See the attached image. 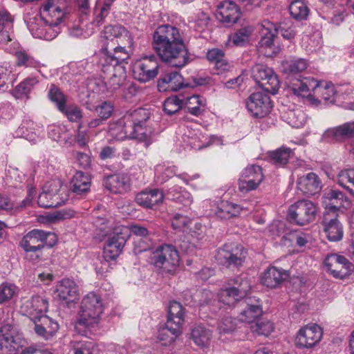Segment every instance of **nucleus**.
Here are the masks:
<instances>
[{
	"instance_id": "1",
	"label": "nucleus",
	"mask_w": 354,
	"mask_h": 354,
	"mask_svg": "<svg viewBox=\"0 0 354 354\" xmlns=\"http://www.w3.org/2000/svg\"><path fill=\"white\" fill-rule=\"evenodd\" d=\"M133 46L131 34L120 24L109 25L101 32V48L98 58L106 59L114 57L117 60H127L130 57Z\"/></svg>"
},
{
	"instance_id": "2",
	"label": "nucleus",
	"mask_w": 354,
	"mask_h": 354,
	"mask_svg": "<svg viewBox=\"0 0 354 354\" xmlns=\"http://www.w3.org/2000/svg\"><path fill=\"white\" fill-rule=\"evenodd\" d=\"M67 15L64 6L58 4L57 0H48L41 8V17L35 18L28 27L33 37L50 41L59 33L58 26Z\"/></svg>"
},
{
	"instance_id": "3",
	"label": "nucleus",
	"mask_w": 354,
	"mask_h": 354,
	"mask_svg": "<svg viewBox=\"0 0 354 354\" xmlns=\"http://www.w3.org/2000/svg\"><path fill=\"white\" fill-rule=\"evenodd\" d=\"M102 312V304L100 297L93 292H89L82 301L76 328L78 329L79 326L86 328L94 326L99 322Z\"/></svg>"
},
{
	"instance_id": "4",
	"label": "nucleus",
	"mask_w": 354,
	"mask_h": 354,
	"mask_svg": "<svg viewBox=\"0 0 354 354\" xmlns=\"http://www.w3.org/2000/svg\"><path fill=\"white\" fill-rule=\"evenodd\" d=\"M153 49L163 62L173 67H183L189 62L188 50L183 41L165 44Z\"/></svg>"
},
{
	"instance_id": "5",
	"label": "nucleus",
	"mask_w": 354,
	"mask_h": 354,
	"mask_svg": "<svg viewBox=\"0 0 354 354\" xmlns=\"http://www.w3.org/2000/svg\"><path fill=\"white\" fill-rule=\"evenodd\" d=\"M151 263L162 272L171 273L179 263V255L174 246L163 244L158 246L150 257Z\"/></svg>"
},
{
	"instance_id": "6",
	"label": "nucleus",
	"mask_w": 354,
	"mask_h": 354,
	"mask_svg": "<svg viewBox=\"0 0 354 354\" xmlns=\"http://www.w3.org/2000/svg\"><path fill=\"white\" fill-rule=\"evenodd\" d=\"M111 58V59H106L104 63L102 62V58H99L97 64L104 73L113 72L106 84L108 89L114 92L124 85L127 76L124 64L126 60H117L114 57Z\"/></svg>"
},
{
	"instance_id": "7",
	"label": "nucleus",
	"mask_w": 354,
	"mask_h": 354,
	"mask_svg": "<svg viewBox=\"0 0 354 354\" xmlns=\"http://www.w3.org/2000/svg\"><path fill=\"white\" fill-rule=\"evenodd\" d=\"M57 238L55 233L35 229L28 232L20 242L21 248L27 252L41 250L44 245L53 247Z\"/></svg>"
},
{
	"instance_id": "8",
	"label": "nucleus",
	"mask_w": 354,
	"mask_h": 354,
	"mask_svg": "<svg viewBox=\"0 0 354 354\" xmlns=\"http://www.w3.org/2000/svg\"><path fill=\"white\" fill-rule=\"evenodd\" d=\"M317 212L316 205L308 200H299L288 209V218L298 225H305L314 221Z\"/></svg>"
},
{
	"instance_id": "9",
	"label": "nucleus",
	"mask_w": 354,
	"mask_h": 354,
	"mask_svg": "<svg viewBox=\"0 0 354 354\" xmlns=\"http://www.w3.org/2000/svg\"><path fill=\"white\" fill-rule=\"evenodd\" d=\"M254 81L264 91L275 94L279 88L280 82L272 68L263 64H256L252 68Z\"/></svg>"
},
{
	"instance_id": "10",
	"label": "nucleus",
	"mask_w": 354,
	"mask_h": 354,
	"mask_svg": "<svg viewBox=\"0 0 354 354\" xmlns=\"http://www.w3.org/2000/svg\"><path fill=\"white\" fill-rule=\"evenodd\" d=\"M129 236L130 231L127 227H116L106 241L104 246V256L111 260L116 259L121 254Z\"/></svg>"
},
{
	"instance_id": "11",
	"label": "nucleus",
	"mask_w": 354,
	"mask_h": 354,
	"mask_svg": "<svg viewBox=\"0 0 354 354\" xmlns=\"http://www.w3.org/2000/svg\"><path fill=\"white\" fill-rule=\"evenodd\" d=\"M159 64L155 55L145 56L137 61L133 68V75L140 82H148L158 74Z\"/></svg>"
},
{
	"instance_id": "12",
	"label": "nucleus",
	"mask_w": 354,
	"mask_h": 354,
	"mask_svg": "<svg viewBox=\"0 0 354 354\" xmlns=\"http://www.w3.org/2000/svg\"><path fill=\"white\" fill-rule=\"evenodd\" d=\"M338 211L336 206L331 205L326 208L324 214V231L330 241H339L343 237V226L338 220Z\"/></svg>"
},
{
	"instance_id": "13",
	"label": "nucleus",
	"mask_w": 354,
	"mask_h": 354,
	"mask_svg": "<svg viewBox=\"0 0 354 354\" xmlns=\"http://www.w3.org/2000/svg\"><path fill=\"white\" fill-rule=\"evenodd\" d=\"M324 264L335 278L344 279L354 271V266L345 257L336 253L327 255Z\"/></svg>"
},
{
	"instance_id": "14",
	"label": "nucleus",
	"mask_w": 354,
	"mask_h": 354,
	"mask_svg": "<svg viewBox=\"0 0 354 354\" xmlns=\"http://www.w3.org/2000/svg\"><path fill=\"white\" fill-rule=\"evenodd\" d=\"M263 180L264 175L260 166L256 165L248 166L242 171L239 179V190L242 193L256 190Z\"/></svg>"
},
{
	"instance_id": "15",
	"label": "nucleus",
	"mask_w": 354,
	"mask_h": 354,
	"mask_svg": "<svg viewBox=\"0 0 354 354\" xmlns=\"http://www.w3.org/2000/svg\"><path fill=\"white\" fill-rule=\"evenodd\" d=\"M246 257V252L242 245L236 244H225L219 250L217 259L220 263L226 267H239L242 266Z\"/></svg>"
},
{
	"instance_id": "16",
	"label": "nucleus",
	"mask_w": 354,
	"mask_h": 354,
	"mask_svg": "<svg viewBox=\"0 0 354 354\" xmlns=\"http://www.w3.org/2000/svg\"><path fill=\"white\" fill-rule=\"evenodd\" d=\"M246 107L253 117L262 118L270 112L272 104L268 94L257 92L248 97L246 100Z\"/></svg>"
},
{
	"instance_id": "17",
	"label": "nucleus",
	"mask_w": 354,
	"mask_h": 354,
	"mask_svg": "<svg viewBox=\"0 0 354 354\" xmlns=\"http://www.w3.org/2000/svg\"><path fill=\"white\" fill-rule=\"evenodd\" d=\"M323 330L316 324H308L300 328L295 338V345L299 348H311L322 339Z\"/></svg>"
},
{
	"instance_id": "18",
	"label": "nucleus",
	"mask_w": 354,
	"mask_h": 354,
	"mask_svg": "<svg viewBox=\"0 0 354 354\" xmlns=\"http://www.w3.org/2000/svg\"><path fill=\"white\" fill-rule=\"evenodd\" d=\"M61 184L57 180L48 182L44 187L42 192L39 195L37 203L44 208L55 207L62 203L59 197Z\"/></svg>"
},
{
	"instance_id": "19",
	"label": "nucleus",
	"mask_w": 354,
	"mask_h": 354,
	"mask_svg": "<svg viewBox=\"0 0 354 354\" xmlns=\"http://www.w3.org/2000/svg\"><path fill=\"white\" fill-rule=\"evenodd\" d=\"M179 30L171 25L159 26L153 33L152 47L155 48L168 43L183 41Z\"/></svg>"
},
{
	"instance_id": "20",
	"label": "nucleus",
	"mask_w": 354,
	"mask_h": 354,
	"mask_svg": "<svg viewBox=\"0 0 354 354\" xmlns=\"http://www.w3.org/2000/svg\"><path fill=\"white\" fill-rule=\"evenodd\" d=\"M279 30L273 24L268 23V27L262 30V36L259 42V48L261 53L267 57H270L278 53L279 48L275 44V39Z\"/></svg>"
},
{
	"instance_id": "21",
	"label": "nucleus",
	"mask_w": 354,
	"mask_h": 354,
	"mask_svg": "<svg viewBox=\"0 0 354 354\" xmlns=\"http://www.w3.org/2000/svg\"><path fill=\"white\" fill-rule=\"evenodd\" d=\"M48 308V300L44 297L36 295L25 301L21 309L31 320L35 321L47 311Z\"/></svg>"
},
{
	"instance_id": "22",
	"label": "nucleus",
	"mask_w": 354,
	"mask_h": 354,
	"mask_svg": "<svg viewBox=\"0 0 354 354\" xmlns=\"http://www.w3.org/2000/svg\"><path fill=\"white\" fill-rule=\"evenodd\" d=\"M241 16L238 6L232 1H224L221 3L216 10V19L227 26L235 24Z\"/></svg>"
},
{
	"instance_id": "23",
	"label": "nucleus",
	"mask_w": 354,
	"mask_h": 354,
	"mask_svg": "<svg viewBox=\"0 0 354 354\" xmlns=\"http://www.w3.org/2000/svg\"><path fill=\"white\" fill-rule=\"evenodd\" d=\"M191 86L185 84L183 76L176 71L166 73L158 81V88L160 92L177 91L183 87Z\"/></svg>"
},
{
	"instance_id": "24",
	"label": "nucleus",
	"mask_w": 354,
	"mask_h": 354,
	"mask_svg": "<svg viewBox=\"0 0 354 354\" xmlns=\"http://www.w3.org/2000/svg\"><path fill=\"white\" fill-rule=\"evenodd\" d=\"M352 136H354V122L328 129L322 134V140L326 142H333Z\"/></svg>"
},
{
	"instance_id": "25",
	"label": "nucleus",
	"mask_w": 354,
	"mask_h": 354,
	"mask_svg": "<svg viewBox=\"0 0 354 354\" xmlns=\"http://www.w3.org/2000/svg\"><path fill=\"white\" fill-rule=\"evenodd\" d=\"M244 308L239 315V319L242 322L248 323L250 326L254 323L263 313L259 301L248 298L242 301Z\"/></svg>"
},
{
	"instance_id": "26",
	"label": "nucleus",
	"mask_w": 354,
	"mask_h": 354,
	"mask_svg": "<svg viewBox=\"0 0 354 354\" xmlns=\"http://www.w3.org/2000/svg\"><path fill=\"white\" fill-rule=\"evenodd\" d=\"M317 85V81L308 77L292 82L290 84V88L295 95L306 97L312 102L314 89Z\"/></svg>"
},
{
	"instance_id": "27",
	"label": "nucleus",
	"mask_w": 354,
	"mask_h": 354,
	"mask_svg": "<svg viewBox=\"0 0 354 354\" xmlns=\"http://www.w3.org/2000/svg\"><path fill=\"white\" fill-rule=\"evenodd\" d=\"M297 188L304 194L315 195L322 189L321 181L317 174L311 172L297 179Z\"/></svg>"
},
{
	"instance_id": "28",
	"label": "nucleus",
	"mask_w": 354,
	"mask_h": 354,
	"mask_svg": "<svg viewBox=\"0 0 354 354\" xmlns=\"http://www.w3.org/2000/svg\"><path fill=\"white\" fill-rule=\"evenodd\" d=\"M163 192L158 189H145L136 196V203L144 207L152 208L154 205L162 202Z\"/></svg>"
},
{
	"instance_id": "29",
	"label": "nucleus",
	"mask_w": 354,
	"mask_h": 354,
	"mask_svg": "<svg viewBox=\"0 0 354 354\" xmlns=\"http://www.w3.org/2000/svg\"><path fill=\"white\" fill-rule=\"evenodd\" d=\"M129 139H135L145 143L148 147L154 140V131L151 127L145 124L129 125Z\"/></svg>"
},
{
	"instance_id": "30",
	"label": "nucleus",
	"mask_w": 354,
	"mask_h": 354,
	"mask_svg": "<svg viewBox=\"0 0 354 354\" xmlns=\"http://www.w3.org/2000/svg\"><path fill=\"white\" fill-rule=\"evenodd\" d=\"M103 185L112 193L122 194L129 189V179L123 174L111 175L104 180Z\"/></svg>"
},
{
	"instance_id": "31",
	"label": "nucleus",
	"mask_w": 354,
	"mask_h": 354,
	"mask_svg": "<svg viewBox=\"0 0 354 354\" xmlns=\"http://www.w3.org/2000/svg\"><path fill=\"white\" fill-rule=\"evenodd\" d=\"M55 292L62 300L73 301L78 295V287L74 281L66 278L57 284Z\"/></svg>"
},
{
	"instance_id": "32",
	"label": "nucleus",
	"mask_w": 354,
	"mask_h": 354,
	"mask_svg": "<svg viewBox=\"0 0 354 354\" xmlns=\"http://www.w3.org/2000/svg\"><path fill=\"white\" fill-rule=\"evenodd\" d=\"M335 91L333 84L330 82H321L317 81V85L315 87L312 102L319 103L322 100L325 102H333Z\"/></svg>"
},
{
	"instance_id": "33",
	"label": "nucleus",
	"mask_w": 354,
	"mask_h": 354,
	"mask_svg": "<svg viewBox=\"0 0 354 354\" xmlns=\"http://www.w3.org/2000/svg\"><path fill=\"white\" fill-rule=\"evenodd\" d=\"M287 277L288 273L286 270L276 267H270L265 271L262 277V283L268 288H274Z\"/></svg>"
},
{
	"instance_id": "34",
	"label": "nucleus",
	"mask_w": 354,
	"mask_h": 354,
	"mask_svg": "<svg viewBox=\"0 0 354 354\" xmlns=\"http://www.w3.org/2000/svg\"><path fill=\"white\" fill-rule=\"evenodd\" d=\"M38 132V126L32 120L25 119L15 131V135L35 143L39 139Z\"/></svg>"
},
{
	"instance_id": "35",
	"label": "nucleus",
	"mask_w": 354,
	"mask_h": 354,
	"mask_svg": "<svg viewBox=\"0 0 354 354\" xmlns=\"http://www.w3.org/2000/svg\"><path fill=\"white\" fill-rule=\"evenodd\" d=\"M13 22V17L8 12H0V44H6L12 40Z\"/></svg>"
},
{
	"instance_id": "36",
	"label": "nucleus",
	"mask_w": 354,
	"mask_h": 354,
	"mask_svg": "<svg viewBox=\"0 0 354 354\" xmlns=\"http://www.w3.org/2000/svg\"><path fill=\"white\" fill-rule=\"evenodd\" d=\"M181 327L174 325V322H167L163 327L158 329V339L163 345L173 342L181 333Z\"/></svg>"
},
{
	"instance_id": "37",
	"label": "nucleus",
	"mask_w": 354,
	"mask_h": 354,
	"mask_svg": "<svg viewBox=\"0 0 354 354\" xmlns=\"http://www.w3.org/2000/svg\"><path fill=\"white\" fill-rule=\"evenodd\" d=\"M129 123L125 118H121L116 122H111L109 126L108 133L109 136L116 140H122L129 138L130 129Z\"/></svg>"
},
{
	"instance_id": "38",
	"label": "nucleus",
	"mask_w": 354,
	"mask_h": 354,
	"mask_svg": "<svg viewBox=\"0 0 354 354\" xmlns=\"http://www.w3.org/2000/svg\"><path fill=\"white\" fill-rule=\"evenodd\" d=\"M243 209V208L237 204L222 201L218 204L215 214L221 219H229L239 216Z\"/></svg>"
},
{
	"instance_id": "39",
	"label": "nucleus",
	"mask_w": 354,
	"mask_h": 354,
	"mask_svg": "<svg viewBox=\"0 0 354 354\" xmlns=\"http://www.w3.org/2000/svg\"><path fill=\"white\" fill-rule=\"evenodd\" d=\"M212 332L201 326L194 327L191 333V338L194 344L201 348L208 347L212 339Z\"/></svg>"
},
{
	"instance_id": "40",
	"label": "nucleus",
	"mask_w": 354,
	"mask_h": 354,
	"mask_svg": "<svg viewBox=\"0 0 354 354\" xmlns=\"http://www.w3.org/2000/svg\"><path fill=\"white\" fill-rule=\"evenodd\" d=\"M71 184L73 192L77 194H82L89 190L91 178L88 175L82 171H77L73 176Z\"/></svg>"
},
{
	"instance_id": "41",
	"label": "nucleus",
	"mask_w": 354,
	"mask_h": 354,
	"mask_svg": "<svg viewBox=\"0 0 354 354\" xmlns=\"http://www.w3.org/2000/svg\"><path fill=\"white\" fill-rule=\"evenodd\" d=\"M183 104H185L187 111L195 116L201 115L206 107L205 99L197 95L184 99Z\"/></svg>"
},
{
	"instance_id": "42",
	"label": "nucleus",
	"mask_w": 354,
	"mask_h": 354,
	"mask_svg": "<svg viewBox=\"0 0 354 354\" xmlns=\"http://www.w3.org/2000/svg\"><path fill=\"white\" fill-rule=\"evenodd\" d=\"M284 120L294 128H301L306 122L307 117L301 109L288 110L283 115Z\"/></svg>"
},
{
	"instance_id": "43",
	"label": "nucleus",
	"mask_w": 354,
	"mask_h": 354,
	"mask_svg": "<svg viewBox=\"0 0 354 354\" xmlns=\"http://www.w3.org/2000/svg\"><path fill=\"white\" fill-rule=\"evenodd\" d=\"M337 182L354 196V169L340 171L337 176Z\"/></svg>"
},
{
	"instance_id": "44",
	"label": "nucleus",
	"mask_w": 354,
	"mask_h": 354,
	"mask_svg": "<svg viewBox=\"0 0 354 354\" xmlns=\"http://www.w3.org/2000/svg\"><path fill=\"white\" fill-rule=\"evenodd\" d=\"M289 11L291 17L297 21L306 19L309 14L308 7L303 0H295L291 2Z\"/></svg>"
},
{
	"instance_id": "45",
	"label": "nucleus",
	"mask_w": 354,
	"mask_h": 354,
	"mask_svg": "<svg viewBox=\"0 0 354 354\" xmlns=\"http://www.w3.org/2000/svg\"><path fill=\"white\" fill-rule=\"evenodd\" d=\"M167 322H174V325L181 327L184 322L183 306L176 301H171L168 309Z\"/></svg>"
},
{
	"instance_id": "46",
	"label": "nucleus",
	"mask_w": 354,
	"mask_h": 354,
	"mask_svg": "<svg viewBox=\"0 0 354 354\" xmlns=\"http://www.w3.org/2000/svg\"><path fill=\"white\" fill-rule=\"evenodd\" d=\"M15 57L17 65L19 66L33 68L40 72L39 68L45 66L26 51L16 52Z\"/></svg>"
},
{
	"instance_id": "47",
	"label": "nucleus",
	"mask_w": 354,
	"mask_h": 354,
	"mask_svg": "<svg viewBox=\"0 0 354 354\" xmlns=\"http://www.w3.org/2000/svg\"><path fill=\"white\" fill-rule=\"evenodd\" d=\"M167 195L171 200L182 203L185 206L190 205L193 201L189 192L180 187H173L169 189Z\"/></svg>"
},
{
	"instance_id": "48",
	"label": "nucleus",
	"mask_w": 354,
	"mask_h": 354,
	"mask_svg": "<svg viewBox=\"0 0 354 354\" xmlns=\"http://www.w3.org/2000/svg\"><path fill=\"white\" fill-rule=\"evenodd\" d=\"M150 117L149 111L143 108L133 110L124 115L129 125L145 124Z\"/></svg>"
},
{
	"instance_id": "49",
	"label": "nucleus",
	"mask_w": 354,
	"mask_h": 354,
	"mask_svg": "<svg viewBox=\"0 0 354 354\" xmlns=\"http://www.w3.org/2000/svg\"><path fill=\"white\" fill-rule=\"evenodd\" d=\"M308 66L306 59L303 58H297L286 61L283 64V68L286 73L290 74H297L305 71Z\"/></svg>"
},
{
	"instance_id": "50",
	"label": "nucleus",
	"mask_w": 354,
	"mask_h": 354,
	"mask_svg": "<svg viewBox=\"0 0 354 354\" xmlns=\"http://www.w3.org/2000/svg\"><path fill=\"white\" fill-rule=\"evenodd\" d=\"M230 284L232 285V287L230 288L239 295V297H241L242 299L248 295L251 288L249 280L247 278H243L241 277H236L232 279Z\"/></svg>"
},
{
	"instance_id": "51",
	"label": "nucleus",
	"mask_w": 354,
	"mask_h": 354,
	"mask_svg": "<svg viewBox=\"0 0 354 354\" xmlns=\"http://www.w3.org/2000/svg\"><path fill=\"white\" fill-rule=\"evenodd\" d=\"M74 354H98V350L93 342L84 340H74L71 342Z\"/></svg>"
},
{
	"instance_id": "52",
	"label": "nucleus",
	"mask_w": 354,
	"mask_h": 354,
	"mask_svg": "<svg viewBox=\"0 0 354 354\" xmlns=\"http://www.w3.org/2000/svg\"><path fill=\"white\" fill-rule=\"evenodd\" d=\"M218 298L221 303L229 306H234L236 302L242 299L231 288L221 289L218 294Z\"/></svg>"
},
{
	"instance_id": "53",
	"label": "nucleus",
	"mask_w": 354,
	"mask_h": 354,
	"mask_svg": "<svg viewBox=\"0 0 354 354\" xmlns=\"http://www.w3.org/2000/svg\"><path fill=\"white\" fill-rule=\"evenodd\" d=\"M49 99L54 102L59 110H63L66 106V98L61 90L54 84H51L49 86L48 93Z\"/></svg>"
},
{
	"instance_id": "54",
	"label": "nucleus",
	"mask_w": 354,
	"mask_h": 354,
	"mask_svg": "<svg viewBox=\"0 0 354 354\" xmlns=\"http://www.w3.org/2000/svg\"><path fill=\"white\" fill-rule=\"evenodd\" d=\"M184 103V98L178 96H172L167 98L163 104V110L167 115H173L177 113Z\"/></svg>"
},
{
	"instance_id": "55",
	"label": "nucleus",
	"mask_w": 354,
	"mask_h": 354,
	"mask_svg": "<svg viewBox=\"0 0 354 354\" xmlns=\"http://www.w3.org/2000/svg\"><path fill=\"white\" fill-rule=\"evenodd\" d=\"M250 329L252 333L258 335H269L274 329L273 324L268 321L264 320L261 322H255L250 326Z\"/></svg>"
},
{
	"instance_id": "56",
	"label": "nucleus",
	"mask_w": 354,
	"mask_h": 354,
	"mask_svg": "<svg viewBox=\"0 0 354 354\" xmlns=\"http://www.w3.org/2000/svg\"><path fill=\"white\" fill-rule=\"evenodd\" d=\"M38 83L36 77H28L21 82L15 89V96L17 98L26 96L32 90V87Z\"/></svg>"
},
{
	"instance_id": "57",
	"label": "nucleus",
	"mask_w": 354,
	"mask_h": 354,
	"mask_svg": "<svg viewBox=\"0 0 354 354\" xmlns=\"http://www.w3.org/2000/svg\"><path fill=\"white\" fill-rule=\"evenodd\" d=\"M252 29L250 27H245L230 36V40L236 46H243L249 41Z\"/></svg>"
},
{
	"instance_id": "58",
	"label": "nucleus",
	"mask_w": 354,
	"mask_h": 354,
	"mask_svg": "<svg viewBox=\"0 0 354 354\" xmlns=\"http://www.w3.org/2000/svg\"><path fill=\"white\" fill-rule=\"evenodd\" d=\"M187 138H188V140H187L188 145L192 149H197V150H200L205 147H208L212 143H213L216 139V138L212 136L209 138V141L206 142L205 140H203L202 139L205 138V140H206L207 138H205V136H203L201 133L199 134V136H198L196 133L194 135V136H192V137L188 136Z\"/></svg>"
},
{
	"instance_id": "59",
	"label": "nucleus",
	"mask_w": 354,
	"mask_h": 354,
	"mask_svg": "<svg viewBox=\"0 0 354 354\" xmlns=\"http://www.w3.org/2000/svg\"><path fill=\"white\" fill-rule=\"evenodd\" d=\"M291 153L292 151L290 148L283 147L274 151H272L270 153V157L274 161V164L278 165H284L288 162Z\"/></svg>"
},
{
	"instance_id": "60",
	"label": "nucleus",
	"mask_w": 354,
	"mask_h": 354,
	"mask_svg": "<svg viewBox=\"0 0 354 354\" xmlns=\"http://www.w3.org/2000/svg\"><path fill=\"white\" fill-rule=\"evenodd\" d=\"M176 167H167L158 165L156 167V177L158 183L162 184L168 180L170 178L176 175Z\"/></svg>"
},
{
	"instance_id": "61",
	"label": "nucleus",
	"mask_w": 354,
	"mask_h": 354,
	"mask_svg": "<svg viewBox=\"0 0 354 354\" xmlns=\"http://www.w3.org/2000/svg\"><path fill=\"white\" fill-rule=\"evenodd\" d=\"M67 132L66 126L63 124H52L48 127V136L56 142L67 141L65 134Z\"/></svg>"
},
{
	"instance_id": "62",
	"label": "nucleus",
	"mask_w": 354,
	"mask_h": 354,
	"mask_svg": "<svg viewBox=\"0 0 354 354\" xmlns=\"http://www.w3.org/2000/svg\"><path fill=\"white\" fill-rule=\"evenodd\" d=\"M73 122H79L82 118V112L76 105L64 106L63 110H59Z\"/></svg>"
},
{
	"instance_id": "63",
	"label": "nucleus",
	"mask_w": 354,
	"mask_h": 354,
	"mask_svg": "<svg viewBox=\"0 0 354 354\" xmlns=\"http://www.w3.org/2000/svg\"><path fill=\"white\" fill-rule=\"evenodd\" d=\"M108 257L104 256L103 253V256L99 257L97 258L96 261L94 263V266L95 271L97 274L103 275L105 273L109 272L111 268V261Z\"/></svg>"
},
{
	"instance_id": "64",
	"label": "nucleus",
	"mask_w": 354,
	"mask_h": 354,
	"mask_svg": "<svg viewBox=\"0 0 354 354\" xmlns=\"http://www.w3.org/2000/svg\"><path fill=\"white\" fill-rule=\"evenodd\" d=\"M38 322H41L50 335L53 336L59 329L57 322L53 320L49 317L42 315L38 317Z\"/></svg>"
}]
</instances>
